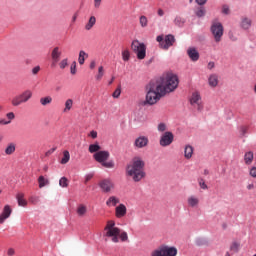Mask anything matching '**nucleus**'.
<instances>
[{"label": "nucleus", "mask_w": 256, "mask_h": 256, "mask_svg": "<svg viewBox=\"0 0 256 256\" xmlns=\"http://www.w3.org/2000/svg\"><path fill=\"white\" fill-rule=\"evenodd\" d=\"M145 162L140 158H134L132 164H128L126 167V173L128 177H132L135 183H139L141 179L145 177Z\"/></svg>", "instance_id": "nucleus-1"}, {"label": "nucleus", "mask_w": 256, "mask_h": 256, "mask_svg": "<svg viewBox=\"0 0 256 256\" xmlns=\"http://www.w3.org/2000/svg\"><path fill=\"white\" fill-rule=\"evenodd\" d=\"M146 100L145 104L155 105L161 97H165V92L162 91L161 85H158L155 80L150 81L147 86Z\"/></svg>", "instance_id": "nucleus-2"}, {"label": "nucleus", "mask_w": 256, "mask_h": 256, "mask_svg": "<svg viewBox=\"0 0 256 256\" xmlns=\"http://www.w3.org/2000/svg\"><path fill=\"white\" fill-rule=\"evenodd\" d=\"M155 82L157 85H161V89L165 95L167 93H173L179 87V77L175 74H167L166 77H160Z\"/></svg>", "instance_id": "nucleus-3"}, {"label": "nucleus", "mask_w": 256, "mask_h": 256, "mask_svg": "<svg viewBox=\"0 0 256 256\" xmlns=\"http://www.w3.org/2000/svg\"><path fill=\"white\" fill-rule=\"evenodd\" d=\"M109 157H111V154L107 150L96 152L93 155V159H95L97 163H100L102 167H105L106 169H113L115 167V161L110 160L107 162Z\"/></svg>", "instance_id": "nucleus-4"}, {"label": "nucleus", "mask_w": 256, "mask_h": 256, "mask_svg": "<svg viewBox=\"0 0 256 256\" xmlns=\"http://www.w3.org/2000/svg\"><path fill=\"white\" fill-rule=\"evenodd\" d=\"M210 33L212 37H214L215 43H221V39H223V33H225V28L221 22L213 20L210 26Z\"/></svg>", "instance_id": "nucleus-5"}, {"label": "nucleus", "mask_w": 256, "mask_h": 256, "mask_svg": "<svg viewBox=\"0 0 256 256\" xmlns=\"http://www.w3.org/2000/svg\"><path fill=\"white\" fill-rule=\"evenodd\" d=\"M106 231V237H111L113 243H119V235H121V229L115 227V221L109 220L104 228Z\"/></svg>", "instance_id": "nucleus-6"}, {"label": "nucleus", "mask_w": 256, "mask_h": 256, "mask_svg": "<svg viewBox=\"0 0 256 256\" xmlns=\"http://www.w3.org/2000/svg\"><path fill=\"white\" fill-rule=\"evenodd\" d=\"M151 256H177L175 246L163 245L160 248L151 252Z\"/></svg>", "instance_id": "nucleus-7"}, {"label": "nucleus", "mask_w": 256, "mask_h": 256, "mask_svg": "<svg viewBox=\"0 0 256 256\" xmlns=\"http://www.w3.org/2000/svg\"><path fill=\"white\" fill-rule=\"evenodd\" d=\"M131 48L136 53L137 59H144L147 55V46L145 43L139 42V40H134L131 44Z\"/></svg>", "instance_id": "nucleus-8"}, {"label": "nucleus", "mask_w": 256, "mask_h": 256, "mask_svg": "<svg viewBox=\"0 0 256 256\" xmlns=\"http://www.w3.org/2000/svg\"><path fill=\"white\" fill-rule=\"evenodd\" d=\"M31 97H33V92H31V90H25L24 92H22L18 96H15L12 99V105L13 107H19V105H23V103H27V101H29Z\"/></svg>", "instance_id": "nucleus-9"}, {"label": "nucleus", "mask_w": 256, "mask_h": 256, "mask_svg": "<svg viewBox=\"0 0 256 256\" xmlns=\"http://www.w3.org/2000/svg\"><path fill=\"white\" fill-rule=\"evenodd\" d=\"M175 139V136L173 135V132L166 131L160 136L159 144L161 147H169L171 143H173Z\"/></svg>", "instance_id": "nucleus-10"}, {"label": "nucleus", "mask_w": 256, "mask_h": 256, "mask_svg": "<svg viewBox=\"0 0 256 256\" xmlns=\"http://www.w3.org/2000/svg\"><path fill=\"white\" fill-rule=\"evenodd\" d=\"M190 105L196 107L197 111H203V103L201 102V94L199 92H194L190 97Z\"/></svg>", "instance_id": "nucleus-11"}, {"label": "nucleus", "mask_w": 256, "mask_h": 256, "mask_svg": "<svg viewBox=\"0 0 256 256\" xmlns=\"http://www.w3.org/2000/svg\"><path fill=\"white\" fill-rule=\"evenodd\" d=\"M99 187L102 189L103 193H109L111 192V189L115 187V185L110 179H104L99 182Z\"/></svg>", "instance_id": "nucleus-12"}, {"label": "nucleus", "mask_w": 256, "mask_h": 256, "mask_svg": "<svg viewBox=\"0 0 256 256\" xmlns=\"http://www.w3.org/2000/svg\"><path fill=\"white\" fill-rule=\"evenodd\" d=\"M11 213H13V209H11V206L5 205L2 213L0 214V225H3L9 217H11Z\"/></svg>", "instance_id": "nucleus-13"}, {"label": "nucleus", "mask_w": 256, "mask_h": 256, "mask_svg": "<svg viewBox=\"0 0 256 256\" xmlns=\"http://www.w3.org/2000/svg\"><path fill=\"white\" fill-rule=\"evenodd\" d=\"M147 145H149V138L147 136H139L134 141V147H137V149H143Z\"/></svg>", "instance_id": "nucleus-14"}, {"label": "nucleus", "mask_w": 256, "mask_h": 256, "mask_svg": "<svg viewBox=\"0 0 256 256\" xmlns=\"http://www.w3.org/2000/svg\"><path fill=\"white\" fill-rule=\"evenodd\" d=\"M62 52L59 47H55L51 52L52 67H55L61 60Z\"/></svg>", "instance_id": "nucleus-15"}, {"label": "nucleus", "mask_w": 256, "mask_h": 256, "mask_svg": "<svg viewBox=\"0 0 256 256\" xmlns=\"http://www.w3.org/2000/svg\"><path fill=\"white\" fill-rule=\"evenodd\" d=\"M252 25H253V20H251V18L247 16H242L240 21V27L243 29V31H249Z\"/></svg>", "instance_id": "nucleus-16"}, {"label": "nucleus", "mask_w": 256, "mask_h": 256, "mask_svg": "<svg viewBox=\"0 0 256 256\" xmlns=\"http://www.w3.org/2000/svg\"><path fill=\"white\" fill-rule=\"evenodd\" d=\"M187 55L190 60H192L194 63L199 59V51H197V48L195 47H190L187 49Z\"/></svg>", "instance_id": "nucleus-17"}, {"label": "nucleus", "mask_w": 256, "mask_h": 256, "mask_svg": "<svg viewBox=\"0 0 256 256\" xmlns=\"http://www.w3.org/2000/svg\"><path fill=\"white\" fill-rule=\"evenodd\" d=\"M173 43H175V36L172 34H168L164 38V44L162 43V49H169V47H173Z\"/></svg>", "instance_id": "nucleus-18"}, {"label": "nucleus", "mask_w": 256, "mask_h": 256, "mask_svg": "<svg viewBox=\"0 0 256 256\" xmlns=\"http://www.w3.org/2000/svg\"><path fill=\"white\" fill-rule=\"evenodd\" d=\"M115 214L118 219H121V217H125L127 215V207L125 204H120L115 209Z\"/></svg>", "instance_id": "nucleus-19"}, {"label": "nucleus", "mask_w": 256, "mask_h": 256, "mask_svg": "<svg viewBox=\"0 0 256 256\" xmlns=\"http://www.w3.org/2000/svg\"><path fill=\"white\" fill-rule=\"evenodd\" d=\"M208 85L210 87H217L219 85V75L217 74H211L208 77Z\"/></svg>", "instance_id": "nucleus-20"}, {"label": "nucleus", "mask_w": 256, "mask_h": 256, "mask_svg": "<svg viewBox=\"0 0 256 256\" xmlns=\"http://www.w3.org/2000/svg\"><path fill=\"white\" fill-rule=\"evenodd\" d=\"M16 199H17V202H18L19 207H26V205H27V200H25V194L19 192V193L16 195Z\"/></svg>", "instance_id": "nucleus-21"}, {"label": "nucleus", "mask_w": 256, "mask_h": 256, "mask_svg": "<svg viewBox=\"0 0 256 256\" xmlns=\"http://www.w3.org/2000/svg\"><path fill=\"white\" fill-rule=\"evenodd\" d=\"M119 198L115 197V196H110L108 198V200L106 201V205L108 207H116L119 203Z\"/></svg>", "instance_id": "nucleus-22"}, {"label": "nucleus", "mask_w": 256, "mask_h": 256, "mask_svg": "<svg viewBox=\"0 0 256 256\" xmlns=\"http://www.w3.org/2000/svg\"><path fill=\"white\" fill-rule=\"evenodd\" d=\"M89 58V54H87L85 51L80 50L79 56H78V63L79 65H85V59Z\"/></svg>", "instance_id": "nucleus-23"}, {"label": "nucleus", "mask_w": 256, "mask_h": 256, "mask_svg": "<svg viewBox=\"0 0 256 256\" xmlns=\"http://www.w3.org/2000/svg\"><path fill=\"white\" fill-rule=\"evenodd\" d=\"M89 153H99L101 151V146L99 145V142H95L94 144H90L88 148Z\"/></svg>", "instance_id": "nucleus-24"}, {"label": "nucleus", "mask_w": 256, "mask_h": 256, "mask_svg": "<svg viewBox=\"0 0 256 256\" xmlns=\"http://www.w3.org/2000/svg\"><path fill=\"white\" fill-rule=\"evenodd\" d=\"M95 23H97V18H95V16H91L89 18L87 24L85 25L86 31H91V29H93V26L95 25Z\"/></svg>", "instance_id": "nucleus-25"}, {"label": "nucleus", "mask_w": 256, "mask_h": 256, "mask_svg": "<svg viewBox=\"0 0 256 256\" xmlns=\"http://www.w3.org/2000/svg\"><path fill=\"white\" fill-rule=\"evenodd\" d=\"M16 149L17 146L15 145V143H9L5 148V155H13Z\"/></svg>", "instance_id": "nucleus-26"}, {"label": "nucleus", "mask_w": 256, "mask_h": 256, "mask_svg": "<svg viewBox=\"0 0 256 256\" xmlns=\"http://www.w3.org/2000/svg\"><path fill=\"white\" fill-rule=\"evenodd\" d=\"M78 217H85L87 213V206L80 204L76 210Z\"/></svg>", "instance_id": "nucleus-27"}, {"label": "nucleus", "mask_w": 256, "mask_h": 256, "mask_svg": "<svg viewBox=\"0 0 256 256\" xmlns=\"http://www.w3.org/2000/svg\"><path fill=\"white\" fill-rule=\"evenodd\" d=\"M184 157L186 159H191V157H193V146L186 145V147L184 149Z\"/></svg>", "instance_id": "nucleus-28"}, {"label": "nucleus", "mask_w": 256, "mask_h": 256, "mask_svg": "<svg viewBox=\"0 0 256 256\" xmlns=\"http://www.w3.org/2000/svg\"><path fill=\"white\" fill-rule=\"evenodd\" d=\"M253 157H254V155H253L252 151L246 152L244 155L245 164L251 165V163H253Z\"/></svg>", "instance_id": "nucleus-29"}, {"label": "nucleus", "mask_w": 256, "mask_h": 256, "mask_svg": "<svg viewBox=\"0 0 256 256\" xmlns=\"http://www.w3.org/2000/svg\"><path fill=\"white\" fill-rule=\"evenodd\" d=\"M206 14H207V10H206L205 7H203V6H200V7H198V8L195 10V15H196V17H198V18L205 17Z\"/></svg>", "instance_id": "nucleus-30"}, {"label": "nucleus", "mask_w": 256, "mask_h": 256, "mask_svg": "<svg viewBox=\"0 0 256 256\" xmlns=\"http://www.w3.org/2000/svg\"><path fill=\"white\" fill-rule=\"evenodd\" d=\"M173 23H174V25H176V27L181 28L185 25V18H183L181 16H176Z\"/></svg>", "instance_id": "nucleus-31"}, {"label": "nucleus", "mask_w": 256, "mask_h": 256, "mask_svg": "<svg viewBox=\"0 0 256 256\" xmlns=\"http://www.w3.org/2000/svg\"><path fill=\"white\" fill-rule=\"evenodd\" d=\"M188 205L189 207H197V205H199V198L195 196H190L188 198Z\"/></svg>", "instance_id": "nucleus-32"}, {"label": "nucleus", "mask_w": 256, "mask_h": 256, "mask_svg": "<svg viewBox=\"0 0 256 256\" xmlns=\"http://www.w3.org/2000/svg\"><path fill=\"white\" fill-rule=\"evenodd\" d=\"M40 103L43 105V107L50 105V103H53V98L51 96H46L40 98Z\"/></svg>", "instance_id": "nucleus-33"}, {"label": "nucleus", "mask_w": 256, "mask_h": 256, "mask_svg": "<svg viewBox=\"0 0 256 256\" xmlns=\"http://www.w3.org/2000/svg\"><path fill=\"white\" fill-rule=\"evenodd\" d=\"M69 159H71V154H69V151L65 150L63 152V158L61 159V164L66 165V163H69Z\"/></svg>", "instance_id": "nucleus-34"}, {"label": "nucleus", "mask_w": 256, "mask_h": 256, "mask_svg": "<svg viewBox=\"0 0 256 256\" xmlns=\"http://www.w3.org/2000/svg\"><path fill=\"white\" fill-rule=\"evenodd\" d=\"M104 75H105V69L103 68V66H100L98 68V74L95 76L96 81H101Z\"/></svg>", "instance_id": "nucleus-35"}, {"label": "nucleus", "mask_w": 256, "mask_h": 256, "mask_svg": "<svg viewBox=\"0 0 256 256\" xmlns=\"http://www.w3.org/2000/svg\"><path fill=\"white\" fill-rule=\"evenodd\" d=\"M38 183H39L40 189H43V187H45V185H49V180L45 179L44 176H40L38 178Z\"/></svg>", "instance_id": "nucleus-36"}, {"label": "nucleus", "mask_w": 256, "mask_h": 256, "mask_svg": "<svg viewBox=\"0 0 256 256\" xmlns=\"http://www.w3.org/2000/svg\"><path fill=\"white\" fill-rule=\"evenodd\" d=\"M139 23L142 28L147 27V25H149V20L147 19V16H140Z\"/></svg>", "instance_id": "nucleus-37"}, {"label": "nucleus", "mask_w": 256, "mask_h": 256, "mask_svg": "<svg viewBox=\"0 0 256 256\" xmlns=\"http://www.w3.org/2000/svg\"><path fill=\"white\" fill-rule=\"evenodd\" d=\"M72 107H73V99L66 100L64 112L66 113V111H71Z\"/></svg>", "instance_id": "nucleus-38"}, {"label": "nucleus", "mask_w": 256, "mask_h": 256, "mask_svg": "<svg viewBox=\"0 0 256 256\" xmlns=\"http://www.w3.org/2000/svg\"><path fill=\"white\" fill-rule=\"evenodd\" d=\"M59 185L60 187H63V188L69 187V180L67 179V177L60 178Z\"/></svg>", "instance_id": "nucleus-39"}, {"label": "nucleus", "mask_w": 256, "mask_h": 256, "mask_svg": "<svg viewBox=\"0 0 256 256\" xmlns=\"http://www.w3.org/2000/svg\"><path fill=\"white\" fill-rule=\"evenodd\" d=\"M159 133H166L167 132V124L161 122L158 124V127H157Z\"/></svg>", "instance_id": "nucleus-40"}, {"label": "nucleus", "mask_w": 256, "mask_h": 256, "mask_svg": "<svg viewBox=\"0 0 256 256\" xmlns=\"http://www.w3.org/2000/svg\"><path fill=\"white\" fill-rule=\"evenodd\" d=\"M195 244H196L198 247H201V246L207 244V240H206L205 238H197L196 241H195Z\"/></svg>", "instance_id": "nucleus-41"}, {"label": "nucleus", "mask_w": 256, "mask_h": 256, "mask_svg": "<svg viewBox=\"0 0 256 256\" xmlns=\"http://www.w3.org/2000/svg\"><path fill=\"white\" fill-rule=\"evenodd\" d=\"M112 97L114 99H119V97H121V86L117 87V89L113 92Z\"/></svg>", "instance_id": "nucleus-42"}, {"label": "nucleus", "mask_w": 256, "mask_h": 256, "mask_svg": "<svg viewBox=\"0 0 256 256\" xmlns=\"http://www.w3.org/2000/svg\"><path fill=\"white\" fill-rule=\"evenodd\" d=\"M130 57H131V54L129 53V50H124L122 52L123 61H129Z\"/></svg>", "instance_id": "nucleus-43"}, {"label": "nucleus", "mask_w": 256, "mask_h": 256, "mask_svg": "<svg viewBox=\"0 0 256 256\" xmlns=\"http://www.w3.org/2000/svg\"><path fill=\"white\" fill-rule=\"evenodd\" d=\"M70 72L71 75H75V73H77V62H72L71 66H70Z\"/></svg>", "instance_id": "nucleus-44"}, {"label": "nucleus", "mask_w": 256, "mask_h": 256, "mask_svg": "<svg viewBox=\"0 0 256 256\" xmlns=\"http://www.w3.org/2000/svg\"><path fill=\"white\" fill-rule=\"evenodd\" d=\"M67 65H69V60L67 58L61 60V62L59 63L60 69H65Z\"/></svg>", "instance_id": "nucleus-45"}, {"label": "nucleus", "mask_w": 256, "mask_h": 256, "mask_svg": "<svg viewBox=\"0 0 256 256\" xmlns=\"http://www.w3.org/2000/svg\"><path fill=\"white\" fill-rule=\"evenodd\" d=\"M198 183H199L201 189H204V190L209 189V187L207 186V184L205 183V180H203V178H200L198 180Z\"/></svg>", "instance_id": "nucleus-46"}, {"label": "nucleus", "mask_w": 256, "mask_h": 256, "mask_svg": "<svg viewBox=\"0 0 256 256\" xmlns=\"http://www.w3.org/2000/svg\"><path fill=\"white\" fill-rule=\"evenodd\" d=\"M119 237L123 242L129 241V236L127 235V232H120Z\"/></svg>", "instance_id": "nucleus-47"}, {"label": "nucleus", "mask_w": 256, "mask_h": 256, "mask_svg": "<svg viewBox=\"0 0 256 256\" xmlns=\"http://www.w3.org/2000/svg\"><path fill=\"white\" fill-rule=\"evenodd\" d=\"M248 127H246V126H241L240 127V135H241V137H245V135H247V131H248Z\"/></svg>", "instance_id": "nucleus-48"}, {"label": "nucleus", "mask_w": 256, "mask_h": 256, "mask_svg": "<svg viewBox=\"0 0 256 256\" xmlns=\"http://www.w3.org/2000/svg\"><path fill=\"white\" fill-rule=\"evenodd\" d=\"M156 41L160 44L161 49H163V44L165 43V39L163 38V36H157Z\"/></svg>", "instance_id": "nucleus-49"}, {"label": "nucleus", "mask_w": 256, "mask_h": 256, "mask_svg": "<svg viewBox=\"0 0 256 256\" xmlns=\"http://www.w3.org/2000/svg\"><path fill=\"white\" fill-rule=\"evenodd\" d=\"M29 201L33 205H37V203H39V197L38 196H32V197H30Z\"/></svg>", "instance_id": "nucleus-50"}, {"label": "nucleus", "mask_w": 256, "mask_h": 256, "mask_svg": "<svg viewBox=\"0 0 256 256\" xmlns=\"http://www.w3.org/2000/svg\"><path fill=\"white\" fill-rule=\"evenodd\" d=\"M231 251H234L235 253H237V251H239V244L237 242H234L231 247H230Z\"/></svg>", "instance_id": "nucleus-51"}, {"label": "nucleus", "mask_w": 256, "mask_h": 256, "mask_svg": "<svg viewBox=\"0 0 256 256\" xmlns=\"http://www.w3.org/2000/svg\"><path fill=\"white\" fill-rule=\"evenodd\" d=\"M222 13H223V15H229L230 10H229V6L228 5H223L222 6Z\"/></svg>", "instance_id": "nucleus-52"}, {"label": "nucleus", "mask_w": 256, "mask_h": 256, "mask_svg": "<svg viewBox=\"0 0 256 256\" xmlns=\"http://www.w3.org/2000/svg\"><path fill=\"white\" fill-rule=\"evenodd\" d=\"M6 117H7L8 121H10V123H11V121H13V119H15V113L9 112L6 114Z\"/></svg>", "instance_id": "nucleus-53"}, {"label": "nucleus", "mask_w": 256, "mask_h": 256, "mask_svg": "<svg viewBox=\"0 0 256 256\" xmlns=\"http://www.w3.org/2000/svg\"><path fill=\"white\" fill-rule=\"evenodd\" d=\"M94 174L93 173H89L85 175V181L84 183H87L88 181H91V179H93Z\"/></svg>", "instance_id": "nucleus-54"}, {"label": "nucleus", "mask_w": 256, "mask_h": 256, "mask_svg": "<svg viewBox=\"0 0 256 256\" xmlns=\"http://www.w3.org/2000/svg\"><path fill=\"white\" fill-rule=\"evenodd\" d=\"M55 151H57V147H53L52 149L48 150V151L45 153V156H46V157H49V155H53V153H55Z\"/></svg>", "instance_id": "nucleus-55"}, {"label": "nucleus", "mask_w": 256, "mask_h": 256, "mask_svg": "<svg viewBox=\"0 0 256 256\" xmlns=\"http://www.w3.org/2000/svg\"><path fill=\"white\" fill-rule=\"evenodd\" d=\"M41 71V66H36L32 69V74L37 75Z\"/></svg>", "instance_id": "nucleus-56"}, {"label": "nucleus", "mask_w": 256, "mask_h": 256, "mask_svg": "<svg viewBox=\"0 0 256 256\" xmlns=\"http://www.w3.org/2000/svg\"><path fill=\"white\" fill-rule=\"evenodd\" d=\"M249 173H250V176H251V177H254V178H255V177H256V167H252V168L250 169V172H249Z\"/></svg>", "instance_id": "nucleus-57"}, {"label": "nucleus", "mask_w": 256, "mask_h": 256, "mask_svg": "<svg viewBox=\"0 0 256 256\" xmlns=\"http://www.w3.org/2000/svg\"><path fill=\"white\" fill-rule=\"evenodd\" d=\"M228 36H229V39L232 40L233 42L237 41V36H235V34L230 32Z\"/></svg>", "instance_id": "nucleus-58"}, {"label": "nucleus", "mask_w": 256, "mask_h": 256, "mask_svg": "<svg viewBox=\"0 0 256 256\" xmlns=\"http://www.w3.org/2000/svg\"><path fill=\"white\" fill-rule=\"evenodd\" d=\"M7 255H8V256H13V255H15V249H13V248L8 249Z\"/></svg>", "instance_id": "nucleus-59"}, {"label": "nucleus", "mask_w": 256, "mask_h": 256, "mask_svg": "<svg viewBox=\"0 0 256 256\" xmlns=\"http://www.w3.org/2000/svg\"><path fill=\"white\" fill-rule=\"evenodd\" d=\"M195 2L197 3V5L203 6L205 5V3H207V0H195Z\"/></svg>", "instance_id": "nucleus-60"}, {"label": "nucleus", "mask_w": 256, "mask_h": 256, "mask_svg": "<svg viewBox=\"0 0 256 256\" xmlns=\"http://www.w3.org/2000/svg\"><path fill=\"white\" fill-rule=\"evenodd\" d=\"M90 137H92V139H97V131L92 130V131L90 132Z\"/></svg>", "instance_id": "nucleus-61"}, {"label": "nucleus", "mask_w": 256, "mask_h": 256, "mask_svg": "<svg viewBox=\"0 0 256 256\" xmlns=\"http://www.w3.org/2000/svg\"><path fill=\"white\" fill-rule=\"evenodd\" d=\"M11 123V121H7V120H0V125H9Z\"/></svg>", "instance_id": "nucleus-62"}, {"label": "nucleus", "mask_w": 256, "mask_h": 256, "mask_svg": "<svg viewBox=\"0 0 256 256\" xmlns=\"http://www.w3.org/2000/svg\"><path fill=\"white\" fill-rule=\"evenodd\" d=\"M215 68V62H209L208 63V69H214Z\"/></svg>", "instance_id": "nucleus-63"}, {"label": "nucleus", "mask_w": 256, "mask_h": 256, "mask_svg": "<svg viewBox=\"0 0 256 256\" xmlns=\"http://www.w3.org/2000/svg\"><path fill=\"white\" fill-rule=\"evenodd\" d=\"M96 62H95V60H93V61H91V63H90V69H94L95 67H96Z\"/></svg>", "instance_id": "nucleus-64"}]
</instances>
